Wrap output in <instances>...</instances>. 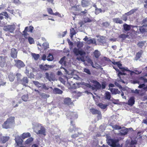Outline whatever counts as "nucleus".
<instances>
[{"instance_id":"obj_62","label":"nucleus","mask_w":147,"mask_h":147,"mask_svg":"<svg viewBox=\"0 0 147 147\" xmlns=\"http://www.w3.org/2000/svg\"><path fill=\"white\" fill-rule=\"evenodd\" d=\"M29 30L28 32H32L33 30L34 29V28L33 27L30 26L29 27Z\"/></svg>"},{"instance_id":"obj_7","label":"nucleus","mask_w":147,"mask_h":147,"mask_svg":"<svg viewBox=\"0 0 147 147\" xmlns=\"http://www.w3.org/2000/svg\"><path fill=\"white\" fill-rule=\"evenodd\" d=\"M14 61L15 63V65L18 68L20 69L25 66L24 63L22 61L17 59H14Z\"/></svg>"},{"instance_id":"obj_29","label":"nucleus","mask_w":147,"mask_h":147,"mask_svg":"<svg viewBox=\"0 0 147 147\" xmlns=\"http://www.w3.org/2000/svg\"><path fill=\"white\" fill-rule=\"evenodd\" d=\"M21 98L24 101H27L28 99V94L24 95L21 97Z\"/></svg>"},{"instance_id":"obj_25","label":"nucleus","mask_w":147,"mask_h":147,"mask_svg":"<svg viewBox=\"0 0 147 147\" xmlns=\"http://www.w3.org/2000/svg\"><path fill=\"white\" fill-rule=\"evenodd\" d=\"M113 20L114 22L116 23L122 24L123 23L122 21L119 18H114L113 19Z\"/></svg>"},{"instance_id":"obj_49","label":"nucleus","mask_w":147,"mask_h":147,"mask_svg":"<svg viewBox=\"0 0 147 147\" xmlns=\"http://www.w3.org/2000/svg\"><path fill=\"white\" fill-rule=\"evenodd\" d=\"M92 67L93 68H96V69H98L100 68L101 69H102V68H101V67L100 65H99L97 64H96L94 65L93 66H92Z\"/></svg>"},{"instance_id":"obj_44","label":"nucleus","mask_w":147,"mask_h":147,"mask_svg":"<svg viewBox=\"0 0 147 147\" xmlns=\"http://www.w3.org/2000/svg\"><path fill=\"white\" fill-rule=\"evenodd\" d=\"M84 72L86 73L88 75H91V73L90 71L88 69L85 68L83 69Z\"/></svg>"},{"instance_id":"obj_53","label":"nucleus","mask_w":147,"mask_h":147,"mask_svg":"<svg viewBox=\"0 0 147 147\" xmlns=\"http://www.w3.org/2000/svg\"><path fill=\"white\" fill-rule=\"evenodd\" d=\"M113 127L115 129H121V127L117 125H115L113 126Z\"/></svg>"},{"instance_id":"obj_1","label":"nucleus","mask_w":147,"mask_h":147,"mask_svg":"<svg viewBox=\"0 0 147 147\" xmlns=\"http://www.w3.org/2000/svg\"><path fill=\"white\" fill-rule=\"evenodd\" d=\"M91 82L94 84L92 88V90H93L96 91L98 90L104 89L106 87V84L105 82H102L101 84L96 80H92Z\"/></svg>"},{"instance_id":"obj_27","label":"nucleus","mask_w":147,"mask_h":147,"mask_svg":"<svg viewBox=\"0 0 147 147\" xmlns=\"http://www.w3.org/2000/svg\"><path fill=\"white\" fill-rule=\"evenodd\" d=\"M15 78V75L13 73H10L9 75V78L10 81H13Z\"/></svg>"},{"instance_id":"obj_36","label":"nucleus","mask_w":147,"mask_h":147,"mask_svg":"<svg viewBox=\"0 0 147 147\" xmlns=\"http://www.w3.org/2000/svg\"><path fill=\"white\" fill-rule=\"evenodd\" d=\"M70 34L71 35V38L73 37L74 35L76 34V31L74 30V28H71L70 29Z\"/></svg>"},{"instance_id":"obj_18","label":"nucleus","mask_w":147,"mask_h":147,"mask_svg":"<svg viewBox=\"0 0 147 147\" xmlns=\"http://www.w3.org/2000/svg\"><path fill=\"white\" fill-rule=\"evenodd\" d=\"M31 136V135L30 133L27 132V133H24L23 134H22L21 136V137H22V139H24L26 138L29 137H30Z\"/></svg>"},{"instance_id":"obj_6","label":"nucleus","mask_w":147,"mask_h":147,"mask_svg":"<svg viewBox=\"0 0 147 147\" xmlns=\"http://www.w3.org/2000/svg\"><path fill=\"white\" fill-rule=\"evenodd\" d=\"M15 28V25L13 24L11 25H8L4 26L3 28V30L5 31H9L11 33H13Z\"/></svg>"},{"instance_id":"obj_14","label":"nucleus","mask_w":147,"mask_h":147,"mask_svg":"<svg viewBox=\"0 0 147 147\" xmlns=\"http://www.w3.org/2000/svg\"><path fill=\"white\" fill-rule=\"evenodd\" d=\"M135 102V98L134 97H131L129 98L128 100V104L130 106H132Z\"/></svg>"},{"instance_id":"obj_20","label":"nucleus","mask_w":147,"mask_h":147,"mask_svg":"<svg viewBox=\"0 0 147 147\" xmlns=\"http://www.w3.org/2000/svg\"><path fill=\"white\" fill-rule=\"evenodd\" d=\"M127 129L125 128H123L120 131V134L121 136L125 135L127 134Z\"/></svg>"},{"instance_id":"obj_4","label":"nucleus","mask_w":147,"mask_h":147,"mask_svg":"<svg viewBox=\"0 0 147 147\" xmlns=\"http://www.w3.org/2000/svg\"><path fill=\"white\" fill-rule=\"evenodd\" d=\"M35 132L37 134H43L45 135V129L43 126L37 123L36 124L34 127Z\"/></svg>"},{"instance_id":"obj_51","label":"nucleus","mask_w":147,"mask_h":147,"mask_svg":"<svg viewBox=\"0 0 147 147\" xmlns=\"http://www.w3.org/2000/svg\"><path fill=\"white\" fill-rule=\"evenodd\" d=\"M42 45L44 47L45 49H46L49 47V44L47 42H45L43 43Z\"/></svg>"},{"instance_id":"obj_39","label":"nucleus","mask_w":147,"mask_h":147,"mask_svg":"<svg viewBox=\"0 0 147 147\" xmlns=\"http://www.w3.org/2000/svg\"><path fill=\"white\" fill-rule=\"evenodd\" d=\"M32 55L34 59L36 60H38L40 56L39 54L35 53H32Z\"/></svg>"},{"instance_id":"obj_22","label":"nucleus","mask_w":147,"mask_h":147,"mask_svg":"<svg viewBox=\"0 0 147 147\" xmlns=\"http://www.w3.org/2000/svg\"><path fill=\"white\" fill-rule=\"evenodd\" d=\"M53 91L54 93L59 94H61L63 93L62 91L57 88H54L53 90Z\"/></svg>"},{"instance_id":"obj_35","label":"nucleus","mask_w":147,"mask_h":147,"mask_svg":"<svg viewBox=\"0 0 147 147\" xmlns=\"http://www.w3.org/2000/svg\"><path fill=\"white\" fill-rule=\"evenodd\" d=\"M137 10V9H134L131 10L129 11L127 13H125V15L127 16H129L131 15L134 12H135Z\"/></svg>"},{"instance_id":"obj_12","label":"nucleus","mask_w":147,"mask_h":147,"mask_svg":"<svg viewBox=\"0 0 147 147\" xmlns=\"http://www.w3.org/2000/svg\"><path fill=\"white\" fill-rule=\"evenodd\" d=\"M143 25L139 28L141 32L142 33L147 32V25L144 24H142Z\"/></svg>"},{"instance_id":"obj_5","label":"nucleus","mask_w":147,"mask_h":147,"mask_svg":"<svg viewBox=\"0 0 147 147\" xmlns=\"http://www.w3.org/2000/svg\"><path fill=\"white\" fill-rule=\"evenodd\" d=\"M108 144L112 147H120L119 144V140L117 139H111L108 137L106 140Z\"/></svg>"},{"instance_id":"obj_56","label":"nucleus","mask_w":147,"mask_h":147,"mask_svg":"<svg viewBox=\"0 0 147 147\" xmlns=\"http://www.w3.org/2000/svg\"><path fill=\"white\" fill-rule=\"evenodd\" d=\"M131 91L132 93H134L136 94H138L139 93V90L136 89L135 90H132Z\"/></svg>"},{"instance_id":"obj_41","label":"nucleus","mask_w":147,"mask_h":147,"mask_svg":"<svg viewBox=\"0 0 147 147\" xmlns=\"http://www.w3.org/2000/svg\"><path fill=\"white\" fill-rule=\"evenodd\" d=\"M17 81L18 82H19L20 80H21V78L22 77V75L21 74L19 73H17L16 74Z\"/></svg>"},{"instance_id":"obj_16","label":"nucleus","mask_w":147,"mask_h":147,"mask_svg":"<svg viewBox=\"0 0 147 147\" xmlns=\"http://www.w3.org/2000/svg\"><path fill=\"white\" fill-rule=\"evenodd\" d=\"M51 66L49 65H40V68L43 70H47L49 68H51Z\"/></svg>"},{"instance_id":"obj_40","label":"nucleus","mask_w":147,"mask_h":147,"mask_svg":"<svg viewBox=\"0 0 147 147\" xmlns=\"http://www.w3.org/2000/svg\"><path fill=\"white\" fill-rule=\"evenodd\" d=\"M128 36V35L124 34H122L119 36V38H122L123 39L127 37Z\"/></svg>"},{"instance_id":"obj_33","label":"nucleus","mask_w":147,"mask_h":147,"mask_svg":"<svg viewBox=\"0 0 147 147\" xmlns=\"http://www.w3.org/2000/svg\"><path fill=\"white\" fill-rule=\"evenodd\" d=\"M73 121H71V126L69 129V131L70 132H72L73 130H75V127L74 126V125L73 124Z\"/></svg>"},{"instance_id":"obj_50","label":"nucleus","mask_w":147,"mask_h":147,"mask_svg":"<svg viewBox=\"0 0 147 147\" xmlns=\"http://www.w3.org/2000/svg\"><path fill=\"white\" fill-rule=\"evenodd\" d=\"M83 46V42H79L77 44V47L78 48H80L82 47Z\"/></svg>"},{"instance_id":"obj_31","label":"nucleus","mask_w":147,"mask_h":147,"mask_svg":"<svg viewBox=\"0 0 147 147\" xmlns=\"http://www.w3.org/2000/svg\"><path fill=\"white\" fill-rule=\"evenodd\" d=\"M90 112L93 114H97L100 113V111L94 109H91L90 110Z\"/></svg>"},{"instance_id":"obj_55","label":"nucleus","mask_w":147,"mask_h":147,"mask_svg":"<svg viewBox=\"0 0 147 147\" xmlns=\"http://www.w3.org/2000/svg\"><path fill=\"white\" fill-rule=\"evenodd\" d=\"M47 11L51 15L53 14V10L51 8H48L47 9Z\"/></svg>"},{"instance_id":"obj_37","label":"nucleus","mask_w":147,"mask_h":147,"mask_svg":"<svg viewBox=\"0 0 147 147\" xmlns=\"http://www.w3.org/2000/svg\"><path fill=\"white\" fill-rule=\"evenodd\" d=\"M33 140V139L32 137L28 138L25 142L26 144H29L31 143Z\"/></svg>"},{"instance_id":"obj_52","label":"nucleus","mask_w":147,"mask_h":147,"mask_svg":"<svg viewBox=\"0 0 147 147\" xmlns=\"http://www.w3.org/2000/svg\"><path fill=\"white\" fill-rule=\"evenodd\" d=\"M41 88L44 89L45 90H48L49 89V87L46 85L45 84L43 83L42 84V88Z\"/></svg>"},{"instance_id":"obj_58","label":"nucleus","mask_w":147,"mask_h":147,"mask_svg":"<svg viewBox=\"0 0 147 147\" xmlns=\"http://www.w3.org/2000/svg\"><path fill=\"white\" fill-rule=\"evenodd\" d=\"M121 69L122 70V71H129V70L128 69V68L127 67H121Z\"/></svg>"},{"instance_id":"obj_9","label":"nucleus","mask_w":147,"mask_h":147,"mask_svg":"<svg viewBox=\"0 0 147 147\" xmlns=\"http://www.w3.org/2000/svg\"><path fill=\"white\" fill-rule=\"evenodd\" d=\"M28 80L27 77H24L21 79L20 82H19L25 86H28L27 84L28 83Z\"/></svg>"},{"instance_id":"obj_21","label":"nucleus","mask_w":147,"mask_h":147,"mask_svg":"<svg viewBox=\"0 0 147 147\" xmlns=\"http://www.w3.org/2000/svg\"><path fill=\"white\" fill-rule=\"evenodd\" d=\"M65 57L64 56L63 57H62L59 61V63L61 64L62 65H64L65 66H66V62L65 61Z\"/></svg>"},{"instance_id":"obj_3","label":"nucleus","mask_w":147,"mask_h":147,"mask_svg":"<svg viewBox=\"0 0 147 147\" xmlns=\"http://www.w3.org/2000/svg\"><path fill=\"white\" fill-rule=\"evenodd\" d=\"M14 117H11L8 119L2 125L3 127L6 129L11 128L14 122Z\"/></svg>"},{"instance_id":"obj_59","label":"nucleus","mask_w":147,"mask_h":147,"mask_svg":"<svg viewBox=\"0 0 147 147\" xmlns=\"http://www.w3.org/2000/svg\"><path fill=\"white\" fill-rule=\"evenodd\" d=\"M122 18L123 20L125 21L127 20V17L126 16V15H125V14L123 16Z\"/></svg>"},{"instance_id":"obj_2","label":"nucleus","mask_w":147,"mask_h":147,"mask_svg":"<svg viewBox=\"0 0 147 147\" xmlns=\"http://www.w3.org/2000/svg\"><path fill=\"white\" fill-rule=\"evenodd\" d=\"M73 52L76 55H80L81 57H77L76 59L78 61H81L84 62L85 60L84 57L83 56V55L85 54V52L82 50H79L76 48H75L73 49Z\"/></svg>"},{"instance_id":"obj_13","label":"nucleus","mask_w":147,"mask_h":147,"mask_svg":"<svg viewBox=\"0 0 147 147\" xmlns=\"http://www.w3.org/2000/svg\"><path fill=\"white\" fill-rule=\"evenodd\" d=\"M90 3L88 0H82V5L83 7H85L90 6Z\"/></svg>"},{"instance_id":"obj_60","label":"nucleus","mask_w":147,"mask_h":147,"mask_svg":"<svg viewBox=\"0 0 147 147\" xmlns=\"http://www.w3.org/2000/svg\"><path fill=\"white\" fill-rule=\"evenodd\" d=\"M134 72H135V73L136 74H141L142 72L141 71H138L136 69L134 70Z\"/></svg>"},{"instance_id":"obj_43","label":"nucleus","mask_w":147,"mask_h":147,"mask_svg":"<svg viewBox=\"0 0 147 147\" xmlns=\"http://www.w3.org/2000/svg\"><path fill=\"white\" fill-rule=\"evenodd\" d=\"M102 25L103 26L107 28L110 25V23L106 22L103 23Z\"/></svg>"},{"instance_id":"obj_28","label":"nucleus","mask_w":147,"mask_h":147,"mask_svg":"<svg viewBox=\"0 0 147 147\" xmlns=\"http://www.w3.org/2000/svg\"><path fill=\"white\" fill-rule=\"evenodd\" d=\"M105 99L107 100H110L111 98V95L110 92H107L105 93Z\"/></svg>"},{"instance_id":"obj_42","label":"nucleus","mask_w":147,"mask_h":147,"mask_svg":"<svg viewBox=\"0 0 147 147\" xmlns=\"http://www.w3.org/2000/svg\"><path fill=\"white\" fill-rule=\"evenodd\" d=\"M98 106L101 109H105L106 108L107 105L103 104L102 103H100L98 104Z\"/></svg>"},{"instance_id":"obj_26","label":"nucleus","mask_w":147,"mask_h":147,"mask_svg":"<svg viewBox=\"0 0 147 147\" xmlns=\"http://www.w3.org/2000/svg\"><path fill=\"white\" fill-rule=\"evenodd\" d=\"M9 137L7 136H3L1 138V141L2 143H5L9 139Z\"/></svg>"},{"instance_id":"obj_64","label":"nucleus","mask_w":147,"mask_h":147,"mask_svg":"<svg viewBox=\"0 0 147 147\" xmlns=\"http://www.w3.org/2000/svg\"><path fill=\"white\" fill-rule=\"evenodd\" d=\"M142 24H144L145 25H147V18L143 20Z\"/></svg>"},{"instance_id":"obj_38","label":"nucleus","mask_w":147,"mask_h":147,"mask_svg":"<svg viewBox=\"0 0 147 147\" xmlns=\"http://www.w3.org/2000/svg\"><path fill=\"white\" fill-rule=\"evenodd\" d=\"M94 53L95 57L96 58H98L100 55V52L97 50H95Z\"/></svg>"},{"instance_id":"obj_11","label":"nucleus","mask_w":147,"mask_h":147,"mask_svg":"<svg viewBox=\"0 0 147 147\" xmlns=\"http://www.w3.org/2000/svg\"><path fill=\"white\" fill-rule=\"evenodd\" d=\"M17 50L15 49H12L11 50V56L13 58H15L17 57Z\"/></svg>"},{"instance_id":"obj_48","label":"nucleus","mask_w":147,"mask_h":147,"mask_svg":"<svg viewBox=\"0 0 147 147\" xmlns=\"http://www.w3.org/2000/svg\"><path fill=\"white\" fill-rule=\"evenodd\" d=\"M92 19L88 18H84V21L85 23H90L92 22Z\"/></svg>"},{"instance_id":"obj_32","label":"nucleus","mask_w":147,"mask_h":147,"mask_svg":"<svg viewBox=\"0 0 147 147\" xmlns=\"http://www.w3.org/2000/svg\"><path fill=\"white\" fill-rule=\"evenodd\" d=\"M102 11L104 12H105V11L104 10L102 11V9L100 8H96V9H95V13L97 15L99 13L102 12Z\"/></svg>"},{"instance_id":"obj_47","label":"nucleus","mask_w":147,"mask_h":147,"mask_svg":"<svg viewBox=\"0 0 147 147\" xmlns=\"http://www.w3.org/2000/svg\"><path fill=\"white\" fill-rule=\"evenodd\" d=\"M117 70L118 71V73L117 74V75L120 78H121L120 77V76L121 75H126V74L124 73H123L120 71L119 69H117Z\"/></svg>"},{"instance_id":"obj_19","label":"nucleus","mask_w":147,"mask_h":147,"mask_svg":"<svg viewBox=\"0 0 147 147\" xmlns=\"http://www.w3.org/2000/svg\"><path fill=\"white\" fill-rule=\"evenodd\" d=\"M64 102L65 104L69 105L72 103L71 102V99L70 98H66L64 100Z\"/></svg>"},{"instance_id":"obj_57","label":"nucleus","mask_w":147,"mask_h":147,"mask_svg":"<svg viewBox=\"0 0 147 147\" xmlns=\"http://www.w3.org/2000/svg\"><path fill=\"white\" fill-rule=\"evenodd\" d=\"M2 15L5 16L6 18H8L9 17V15L7 13V12L6 11H4L2 12Z\"/></svg>"},{"instance_id":"obj_46","label":"nucleus","mask_w":147,"mask_h":147,"mask_svg":"<svg viewBox=\"0 0 147 147\" xmlns=\"http://www.w3.org/2000/svg\"><path fill=\"white\" fill-rule=\"evenodd\" d=\"M81 133L78 132V134H75L71 135V137L73 138H75L78 137L79 135H81Z\"/></svg>"},{"instance_id":"obj_17","label":"nucleus","mask_w":147,"mask_h":147,"mask_svg":"<svg viewBox=\"0 0 147 147\" xmlns=\"http://www.w3.org/2000/svg\"><path fill=\"white\" fill-rule=\"evenodd\" d=\"M33 83L34 85L37 87L39 88H42V83H40L37 81H33Z\"/></svg>"},{"instance_id":"obj_15","label":"nucleus","mask_w":147,"mask_h":147,"mask_svg":"<svg viewBox=\"0 0 147 147\" xmlns=\"http://www.w3.org/2000/svg\"><path fill=\"white\" fill-rule=\"evenodd\" d=\"M110 90L113 94H116L121 93V92L117 89L111 88L110 89Z\"/></svg>"},{"instance_id":"obj_54","label":"nucleus","mask_w":147,"mask_h":147,"mask_svg":"<svg viewBox=\"0 0 147 147\" xmlns=\"http://www.w3.org/2000/svg\"><path fill=\"white\" fill-rule=\"evenodd\" d=\"M60 69H63L64 70L66 74L68 75H69L70 74V73L69 72V71L65 68L62 67V66H61L60 67Z\"/></svg>"},{"instance_id":"obj_34","label":"nucleus","mask_w":147,"mask_h":147,"mask_svg":"<svg viewBox=\"0 0 147 147\" xmlns=\"http://www.w3.org/2000/svg\"><path fill=\"white\" fill-rule=\"evenodd\" d=\"M54 59L53 55L51 53H49L47 57V60L49 61H52Z\"/></svg>"},{"instance_id":"obj_61","label":"nucleus","mask_w":147,"mask_h":147,"mask_svg":"<svg viewBox=\"0 0 147 147\" xmlns=\"http://www.w3.org/2000/svg\"><path fill=\"white\" fill-rule=\"evenodd\" d=\"M14 3L16 4H20L21 2L19 0H13Z\"/></svg>"},{"instance_id":"obj_24","label":"nucleus","mask_w":147,"mask_h":147,"mask_svg":"<svg viewBox=\"0 0 147 147\" xmlns=\"http://www.w3.org/2000/svg\"><path fill=\"white\" fill-rule=\"evenodd\" d=\"M124 29L125 31H128L131 29L130 25L125 24L123 25Z\"/></svg>"},{"instance_id":"obj_10","label":"nucleus","mask_w":147,"mask_h":147,"mask_svg":"<svg viewBox=\"0 0 147 147\" xmlns=\"http://www.w3.org/2000/svg\"><path fill=\"white\" fill-rule=\"evenodd\" d=\"M16 142L18 145L22 144L23 140L21 136H18L16 137L15 138Z\"/></svg>"},{"instance_id":"obj_23","label":"nucleus","mask_w":147,"mask_h":147,"mask_svg":"<svg viewBox=\"0 0 147 147\" xmlns=\"http://www.w3.org/2000/svg\"><path fill=\"white\" fill-rule=\"evenodd\" d=\"M69 114H70V115L71 116V117L70 119H76L78 117L76 113L75 112H69Z\"/></svg>"},{"instance_id":"obj_63","label":"nucleus","mask_w":147,"mask_h":147,"mask_svg":"<svg viewBox=\"0 0 147 147\" xmlns=\"http://www.w3.org/2000/svg\"><path fill=\"white\" fill-rule=\"evenodd\" d=\"M140 79L143 80L145 83L147 82V79L144 77H141Z\"/></svg>"},{"instance_id":"obj_30","label":"nucleus","mask_w":147,"mask_h":147,"mask_svg":"<svg viewBox=\"0 0 147 147\" xmlns=\"http://www.w3.org/2000/svg\"><path fill=\"white\" fill-rule=\"evenodd\" d=\"M146 43L145 41H141L139 42L137 44L138 47L140 48L143 47Z\"/></svg>"},{"instance_id":"obj_45","label":"nucleus","mask_w":147,"mask_h":147,"mask_svg":"<svg viewBox=\"0 0 147 147\" xmlns=\"http://www.w3.org/2000/svg\"><path fill=\"white\" fill-rule=\"evenodd\" d=\"M28 40L30 44H31L34 42V40L33 38L31 37H29L28 38Z\"/></svg>"},{"instance_id":"obj_8","label":"nucleus","mask_w":147,"mask_h":147,"mask_svg":"<svg viewBox=\"0 0 147 147\" xmlns=\"http://www.w3.org/2000/svg\"><path fill=\"white\" fill-rule=\"evenodd\" d=\"M7 57L4 56H0V66L3 67L5 65Z\"/></svg>"}]
</instances>
